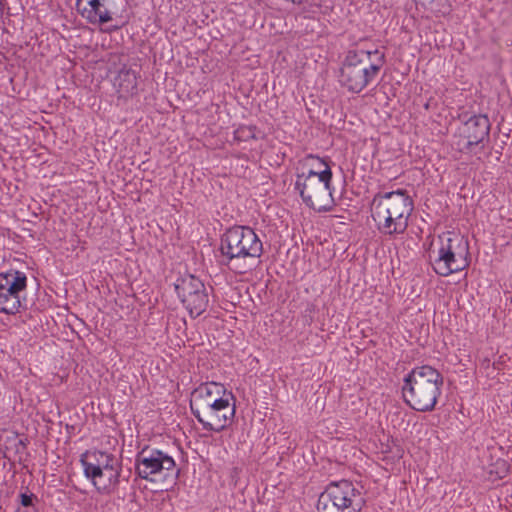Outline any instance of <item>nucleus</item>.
I'll list each match as a JSON object with an SVG mask.
<instances>
[{"label":"nucleus","mask_w":512,"mask_h":512,"mask_svg":"<svg viewBox=\"0 0 512 512\" xmlns=\"http://www.w3.org/2000/svg\"><path fill=\"white\" fill-rule=\"evenodd\" d=\"M175 460L167 453L158 450L143 448L135 458V471L141 478L149 482H157L166 478L175 469Z\"/></svg>","instance_id":"nucleus-9"},{"label":"nucleus","mask_w":512,"mask_h":512,"mask_svg":"<svg viewBox=\"0 0 512 512\" xmlns=\"http://www.w3.org/2000/svg\"><path fill=\"white\" fill-rule=\"evenodd\" d=\"M295 189L309 208L318 212L332 210L334 206L332 183H325L320 178L306 176L303 171L296 175Z\"/></svg>","instance_id":"nucleus-8"},{"label":"nucleus","mask_w":512,"mask_h":512,"mask_svg":"<svg viewBox=\"0 0 512 512\" xmlns=\"http://www.w3.org/2000/svg\"><path fill=\"white\" fill-rule=\"evenodd\" d=\"M234 400H235V397H234L233 393L230 392V396H223V397L219 396V397L209 401L208 403L204 404L202 407H200L194 413L207 411V410H211V409L217 410V408L226 406L227 404L234 402Z\"/></svg>","instance_id":"nucleus-18"},{"label":"nucleus","mask_w":512,"mask_h":512,"mask_svg":"<svg viewBox=\"0 0 512 512\" xmlns=\"http://www.w3.org/2000/svg\"><path fill=\"white\" fill-rule=\"evenodd\" d=\"M414 211V201L406 189L376 193L370 203L376 230L387 239L404 235Z\"/></svg>","instance_id":"nucleus-1"},{"label":"nucleus","mask_w":512,"mask_h":512,"mask_svg":"<svg viewBox=\"0 0 512 512\" xmlns=\"http://www.w3.org/2000/svg\"><path fill=\"white\" fill-rule=\"evenodd\" d=\"M384 55L378 50L350 51L340 71L339 81L350 92L359 93L378 75Z\"/></svg>","instance_id":"nucleus-6"},{"label":"nucleus","mask_w":512,"mask_h":512,"mask_svg":"<svg viewBox=\"0 0 512 512\" xmlns=\"http://www.w3.org/2000/svg\"><path fill=\"white\" fill-rule=\"evenodd\" d=\"M78 14L88 23L101 26L119 16L117 0H76Z\"/></svg>","instance_id":"nucleus-13"},{"label":"nucleus","mask_w":512,"mask_h":512,"mask_svg":"<svg viewBox=\"0 0 512 512\" xmlns=\"http://www.w3.org/2000/svg\"><path fill=\"white\" fill-rule=\"evenodd\" d=\"M442 374L430 365L414 367L403 378V401L417 412H431L442 394Z\"/></svg>","instance_id":"nucleus-3"},{"label":"nucleus","mask_w":512,"mask_h":512,"mask_svg":"<svg viewBox=\"0 0 512 512\" xmlns=\"http://www.w3.org/2000/svg\"><path fill=\"white\" fill-rule=\"evenodd\" d=\"M230 392L223 384L218 382L212 381L200 384L191 394L190 409L192 414L204 404L219 396H230Z\"/></svg>","instance_id":"nucleus-15"},{"label":"nucleus","mask_w":512,"mask_h":512,"mask_svg":"<svg viewBox=\"0 0 512 512\" xmlns=\"http://www.w3.org/2000/svg\"><path fill=\"white\" fill-rule=\"evenodd\" d=\"M469 254L468 240L454 231L433 237L427 250L434 272L444 277L466 269L470 264Z\"/></svg>","instance_id":"nucleus-4"},{"label":"nucleus","mask_w":512,"mask_h":512,"mask_svg":"<svg viewBox=\"0 0 512 512\" xmlns=\"http://www.w3.org/2000/svg\"><path fill=\"white\" fill-rule=\"evenodd\" d=\"M490 122L485 115L470 117L459 128L458 150L464 154L477 155L483 151V141L489 137Z\"/></svg>","instance_id":"nucleus-12"},{"label":"nucleus","mask_w":512,"mask_h":512,"mask_svg":"<svg viewBox=\"0 0 512 512\" xmlns=\"http://www.w3.org/2000/svg\"><path fill=\"white\" fill-rule=\"evenodd\" d=\"M495 470H490V475L495 474L494 479H503L507 476L509 472V466L508 463L503 459H498L496 463L494 464Z\"/></svg>","instance_id":"nucleus-20"},{"label":"nucleus","mask_w":512,"mask_h":512,"mask_svg":"<svg viewBox=\"0 0 512 512\" xmlns=\"http://www.w3.org/2000/svg\"><path fill=\"white\" fill-rule=\"evenodd\" d=\"M84 476L102 494H111L118 488L122 462L114 454L97 449L80 456Z\"/></svg>","instance_id":"nucleus-5"},{"label":"nucleus","mask_w":512,"mask_h":512,"mask_svg":"<svg viewBox=\"0 0 512 512\" xmlns=\"http://www.w3.org/2000/svg\"><path fill=\"white\" fill-rule=\"evenodd\" d=\"M365 499L351 481L329 483L319 495L317 512H361Z\"/></svg>","instance_id":"nucleus-7"},{"label":"nucleus","mask_w":512,"mask_h":512,"mask_svg":"<svg viewBox=\"0 0 512 512\" xmlns=\"http://www.w3.org/2000/svg\"><path fill=\"white\" fill-rule=\"evenodd\" d=\"M222 264L236 274H246L253 269V262L263 255V242L253 228L234 225L221 237Z\"/></svg>","instance_id":"nucleus-2"},{"label":"nucleus","mask_w":512,"mask_h":512,"mask_svg":"<svg viewBox=\"0 0 512 512\" xmlns=\"http://www.w3.org/2000/svg\"><path fill=\"white\" fill-rule=\"evenodd\" d=\"M181 303L192 318L203 314L209 305V294L205 284L194 275H185L175 283Z\"/></svg>","instance_id":"nucleus-10"},{"label":"nucleus","mask_w":512,"mask_h":512,"mask_svg":"<svg viewBox=\"0 0 512 512\" xmlns=\"http://www.w3.org/2000/svg\"><path fill=\"white\" fill-rule=\"evenodd\" d=\"M302 167L306 169V176L320 178L325 183H332V161L328 157L313 154L306 155L301 160Z\"/></svg>","instance_id":"nucleus-16"},{"label":"nucleus","mask_w":512,"mask_h":512,"mask_svg":"<svg viewBox=\"0 0 512 512\" xmlns=\"http://www.w3.org/2000/svg\"><path fill=\"white\" fill-rule=\"evenodd\" d=\"M235 403H229L226 406L211 409L198 413H193L197 421L202 425L204 430L221 432L225 430L234 420Z\"/></svg>","instance_id":"nucleus-14"},{"label":"nucleus","mask_w":512,"mask_h":512,"mask_svg":"<svg viewBox=\"0 0 512 512\" xmlns=\"http://www.w3.org/2000/svg\"><path fill=\"white\" fill-rule=\"evenodd\" d=\"M27 276L18 270L0 273V312L14 315L22 307L21 293L26 290Z\"/></svg>","instance_id":"nucleus-11"},{"label":"nucleus","mask_w":512,"mask_h":512,"mask_svg":"<svg viewBox=\"0 0 512 512\" xmlns=\"http://www.w3.org/2000/svg\"><path fill=\"white\" fill-rule=\"evenodd\" d=\"M114 85L117 87L118 93L121 96L127 97L133 95L137 90L136 73L130 69L120 70Z\"/></svg>","instance_id":"nucleus-17"},{"label":"nucleus","mask_w":512,"mask_h":512,"mask_svg":"<svg viewBox=\"0 0 512 512\" xmlns=\"http://www.w3.org/2000/svg\"><path fill=\"white\" fill-rule=\"evenodd\" d=\"M20 498H21V504L25 507H28V506H31L32 505V502H33V495H28V494H21L20 495Z\"/></svg>","instance_id":"nucleus-21"},{"label":"nucleus","mask_w":512,"mask_h":512,"mask_svg":"<svg viewBox=\"0 0 512 512\" xmlns=\"http://www.w3.org/2000/svg\"><path fill=\"white\" fill-rule=\"evenodd\" d=\"M2 10H3V0H0V14L2 13Z\"/></svg>","instance_id":"nucleus-22"},{"label":"nucleus","mask_w":512,"mask_h":512,"mask_svg":"<svg viewBox=\"0 0 512 512\" xmlns=\"http://www.w3.org/2000/svg\"><path fill=\"white\" fill-rule=\"evenodd\" d=\"M256 128L254 126H240L234 131V140L237 142L248 141L250 139H255Z\"/></svg>","instance_id":"nucleus-19"}]
</instances>
